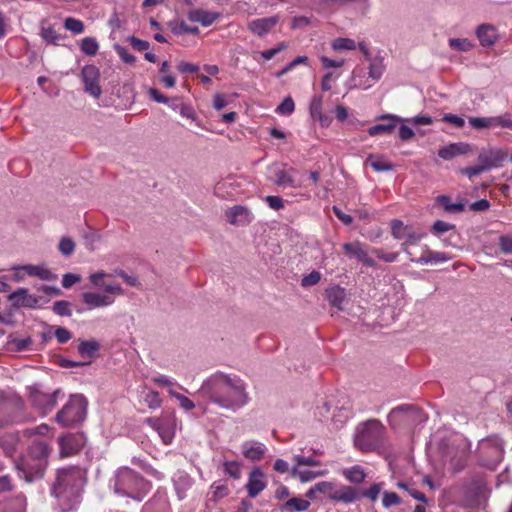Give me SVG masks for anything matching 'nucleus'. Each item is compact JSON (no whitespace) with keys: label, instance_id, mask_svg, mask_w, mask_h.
Returning a JSON list of instances; mask_svg holds the SVG:
<instances>
[{"label":"nucleus","instance_id":"1","mask_svg":"<svg viewBox=\"0 0 512 512\" xmlns=\"http://www.w3.org/2000/svg\"><path fill=\"white\" fill-rule=\"evenodd\" d=\"M220 408L236 411L248 403L245 382L236 375L216 372L205 379L198 392Z\"/></svg>","mask_w":512,"mask_h":512},{"label":"nucleus","instance_id":"2","mask_svg":"<svg viewBox=\"0 0 512 512\" xmlns=\"http://www.w3.org/2000/svg\"><path fill=\"white\" fill-rule=\"evenodd\" d=\"M84 483V473L77 467L57 470L50 492L57 500L58 512H72L77 508L80 503V492Z\"/></svg>","mask_w":512,"mask_h":512},{"label":"nucleus","instance_id":"3","mask_svg":"<svg viewBox=\"0 0 512 512\" xmlns=\"http://www.w3.org/2000/svg\"><path fill=\"white\" fill-rule=\"evenodd\" d=\"M109 487L119 496L141 502L151 490V483L128 467H121L110 479Z\"/></svg>","mask_w":512,"mask_h":512},{"label":"nucleus","instance_id":"4","mask_svg":"<svg viewBox=\"0 0 512 512\" xmlns=\"http://www.w3.org/2000/svg\"><path fill=\"white\" fill-rule=\"evenodd\" d=\"M49 448L46 442L34 440L26 458L16 465L18 474L27 482H32L44 475Z\"/></svg>","mask_w":512,"mask_h":512},{"label":"nucleus","instance_id":"5","mask_svg":"<svg viewBox=\"0 0 512 512\" xmlns=\"http://www.w3.org/2000/svg\"><path fill=\"white\" fill-rule=\"evenodd\" d=\"M110 274L102 271L92 273L89 276L90 282L95 287H101L104 293L98 292H85L82 294V300L89 309L103 308L111 306L115 302V298L123 294V289L118 284H107L102 283L104 277H110Z\"/></svg>","mask_w":512,"mask_h":512},{"label":"nucleus","instance_id":"6","mask_svg":"<svg viewBox=\"0 0 512 512\" xmlns=\"http://www.w3.org/2000/svg\"><path fill=\"white\" fill-rule=\"evenodd\" d=\"M384 427L378 420H368L360 424L354 436L355 446L362 452H371L380 447Z\"/></svg>","mask_w":512,"mask_h":512},{"label":"nucleus","instance_id":"7","mask_svg":"<svg viewBox=\"0 0 512 512\" xmlns=\"http://www.w3.org/2000/svg\"><path fill=\"white\" fill-rule=\"evenodd\" d=\"M87 400L82 395H71L68 402L55 416L62 427H70L83 422L87 414Z\"/></svg>","mask_w":512,"mask_h":512},{"label":"nucleus","instance_id":"8","mask_svg":"<svg viewBox=\"0 0 512 512\" xmlns=\"http://www.w3.org/2000/svg\"><path fill=\"white\" fill-rule=\"evenodd\" d=\"M315 490L323 494L327 499L334 502L351 504L360 499L361 493L358 488L349 485L337 484L330 481H321L315 484Z\"/></svg>","mask_w":512,"mask_h":512},{"label":"nucleus","instance_id":"9","mask_svg":"<svg viewBox=\"0 0 512 512\" xmlns=\"http://www.w3.org/2000/svg\"><path fill=\"white\" fill-rule=\"evenodd\" d=\"M368 61L369 66L367 77L365 75H362V70L359 73L357 70L353 71L351 78V81L353 82V87L367 90L382 78L386 70L384 58L381 55H377Z\"/></svg>","mask_w":512,"mask_h":512},{"label":"nucleus","instance_id":"10","mask_svg":"<svg viewBox=\"0 0 512 512\" xmlns=\"http://www.w3.org/2000/svg\"><path fill=\"white\" fill-rule=\"evenodd\" d=\"M60 397H63L60 389L45 392L40 385L30 387L29 400L33 408L42 416H46L56 407Z\"/></svg>","mask_w":512,"mask_h":512},{"label":"nucleus","instance_id":"11","mask_svg":"<svg viewBox=\"0 0 512 512\" xmlns=\"http://www.w3.org/2000/svg\"><path fill=\"white\" fill-rule=\"evenodd\" d=\"M421 412L418 408L410 404H403L393 408L388 414L389 424L393 427L402 424H413L419 420Z\"/></svg>","mask_w":512,"mask_h":512},{"label":"nucleus","instance_id":"12","mask_svg":"<svg viewBox=\"0 0 512 512\" xmlns=\"http://www.w3.org/2000/svg\"><path fill=\"white\" fill-rule=\"evenodd\" d=\"M269 171L272 174L270 180L278 187H301V183L294 178V174L296 173L294 169L291 168L287 170L284 167L273 164L269 167Z\"/></svg>","mask_w":512,"mask_h":512},{"label":"nucleus","instance_id":"13","mask_svg":"<svg viewBox=\"0 0 512 512\" xmlns=\"http://www.w3.org/2000/svg\"><path fill=\"white\" fill-rule=\"evenodd\" d=\"M81 77L84 83V90L94 98L100 97L102 89L99 84L100 71L94 65H86L81 70Z\"/></svg>","mask_w":512,"mask_h":512},{"label":"nucleus","instance_id":"14","mask_svg":"<svg viewBox=\"0 0 512 512\" xmlns=\"http://www.w3.org/2000/svg\"><path fill=\"white\" fill-rule=\"evenodd\" d=\"M267 486L265 474L260 467H254L248 476L246 489L251 498H255Z\"/></svg>","mask_w":512,"mask_h":512},{"label":"nucleus","instance_id":"15","mask_svg":"<svg viewBox=\"0 0 512 512\" xmlns=\"http://www.w3.org/2000/svg\"><path fill=\"white\" fill-rule=\"evenodd\" d=\"M21 407L22 401L18 396L14 394L6 395L5 392H0V414L5 412L9 413L8 418L3 422V424L13 422L14 417L12 416V413L20 410Z\"/></svg>","mask_w":512,"mask_h":512},{"label":"nucleus","instance_id":"16","mask_svg":"<svg viewBox=\"0 0 512 512\" xmlns=\"http://www.w3.org/2000/svg\"><path fill=\"white\" fill-rule=\"evenodd\" d=\"M146 422L157 431L164 444H170L175 432L170 421L158 418H148Z\"/></svg>","mask_w":512,"mask_h":512},{"label":"nucleus","instance_id":"17","mask_svg":"<svg viewBox=\"0 0 512 512\" xmlns=\"http://www.w3.org/2000/svg\"><path fill=\"white\" fill-rule=\"evenodd\" d=\"M507 154L501 149H490L486 152L480 153L478 160L481 163L486 171L492 168H498L502 165L503 161L506 159Z\"/></svg>","mask_w":512,"mask_h":512},{"label":"nucleus","instance_id":"18","mask_svg":"<svg viewBox=\"0 0 512 512\" xmlns=\"http://www.w3.org/2000/svg\"><path fill=\"white\" fill-rule=\"evenodd\" d=\"M60 454L68 457L76 453L83 445L82 435L67 434L59 438Z\"/></svg>","mask_w":512,"mask_h":512},{"label":"nucleus","instance_id":"19","mask_svg":"<svg viewBox=\"0 0 512 512\" xmlns=\"http://www.w3.org/2000/svg\"><path fill=\"white\" fill-rule=\"evenodd\" d=\"M8 299L16 308H36L38 306L37 297L29 294L26 288H18L8 296Z\"/></svg>","mask_w":512,"mask_h":512},{"label":"nucleus","instance_id":"20","mask_svg":"<svg viewBox=\"0 0 512 512\" xmlns=\"http://www.w3.org/2000/svg\"><path fill=\"white\" fill-rule=\"evenodd\" d=\"M267 447L256 440H247L241 444V452L246 459L260 460L266 453Z\"/></svg>","mask_w":512,"mask_h":512},{"label":"nucleus","instance_id":"21","mask_svg":"<svg viewBox=\"0 0 512 512\" xmlns=\"http://www.w3.org/2000/svg\"><path fill=\"white\" fill-rule=\"evenodd\" d=\"M226 218L231 224L244 225L250 223L253 216L245 206L235 205L226 211Z\"/></svg>","mask_w":512,"mask_h":512},{"label":"nucleus","instance_id":"22","mask_svg":"<svg viewBox=\"0 0 512 512\" xmlns=\"http://www.w3.org/2000/svg\"><path fill=\"white\" fill-rule=\"evenodd\" d=\"M323 97L321 95H314L309 104V113L313 120L319 121L321 126L328 127L331 123V118L322 112Z\"/></svg>","mask_w":512,"mask_h":512},{"label":"nucleus","instance_id":"23","mask_svg":"<svg viewBox=\"0 0 512 512\" xmlns=\"http://www.w3.org/2000/svg\"><path fill=\"white\" fill-rule=\"evenodd\" d=\"M471 151V145L464 142L450 143L438 151V156L443 160H451L458 155H464Z\"/></svg>","mask_w":512,"mask_h":512},{"label":"nucleus","instance_id":"24","mask_svg":"<svg viewBox=\"0 0 512 512\" xmlns=\"http://www.w3.org/2000/svg\"><path fill=\"white\" fill-rule=\"evenodd\" d=\"M380 120H387L388 123L376 124L368 129L370 136H376L379 134H389L395 128L397 122L403 121L399 116L393 114H385L379 117Z\"/></svg>","mask_w":512,"mask_h":512},{"label":"nucleus","instance_id":"25","mask_svg":"<svg viewBox=\"0 0 512 512\" xmlns=\"http://www.w3.org/2000/svg\"><path fill=\"white\" fill-rule=\"evenodd\" d=\"M278 17L272 16L267 18L254 19L248 24V29L258 36H264L277 24Z\"/></svg>","mask_w":512,"mask_h":512},{"label":"nucleus","instance_id":"26","mask_svg":"<svg viewBox=\"0 0 512 512\" xmlns=\"http://www.w3.org/2000/svg\"><path fill=\"white\" fill-rule=\"evenodd\" d=\"M173 483L178 499L183 500L193 485V479L186 472L178 471L173 477Z\"/></svg>","mask_w":512,"mask_h":512},{"label":"nucleus","instance_id":"27","mask_svg":"<svg viewBox=\"0 0 512 512\" xmlns=\"http://www.w3.org/2000/svg\"><path fill=\"white\" fill-rule=\"evenodd\" d=\"M21 269H24V272L27 276L37 277L44 281L55 280L57 276L53 274L49 269H47L44 265H22Z\"/></svg>","mask_w":512,"mask_h":512},{"label":"nucleus","instance_id":"28","mask_svg":"<svg viewBox=\"0 0 512 512\" xmlns=\"http://www.w3.org/2000/svg\"><path fill=\"white\" fill-rule=\"evenodd\" d=\"M480 44L485 47L492 46L497 40L496 29L489 24H482L476 30Z\"/></svg>","mask_w":512,"mask_h":512},{"label":"nucleus","instance_id":"29","mask_svg":"<svg viewBox=\"0 0 512 512\" xmlns=\"http://www.w3.org/2000/svg\"><path fill=\"white\" fill-rule=\"evenodd\" d=\"M325 294H326V298H327L328 302L330 303V305H332L333 307H336L338 309H342V305L346 298V293H345L344 288H342L338 285L331 286L326 289Z\"/></svg>","mask_w":512,"mask_h":512},{"label":"nucleus","instance_id":"30","mask_svg":"<svg viewBox=\"0 0 512 512\" xmlns=\"http://www.w3.org/2000/svg\"><path fill=\"white\" fill-rule=\"evenodd\" d=\"M342 475L345 477L346 480L354 484L362 483L367 476L364 469L359 465L344 468L342 471Z\"/></svg>","mask_w":512,"mask_h":512},{"label":"nucleus","instance_id":"31","mask_svg":"<svg viewBox=\"0 0 512 512\" xmlns=\"http://www.w3.org/2000/svg\"><path fill=\"white\" fill-rule=\"evenodd\" d=\"M217 18V14L204 11V10H193L189 13V19L193 22H199L203 26L211 25Z\"/></svg>","mask_w":512,"mask_h":512},{"label":"nucleus","instance_id":"32","mask_svg":"<svg viewBox=\"0 0 512 512\" xmlns=\"http://www.w3.org/2000/svg\"><path fill=\"white\" fill-rule=\"evenodd\" d=\"M310 502L308 500L294 497L286 501L282 506V511L294 512V511H305L309 508Z\"/></svg>","mask_w":512,"mask_h":512},{"label":"nucleus","instance_id":"33","mask_svg":"<svg viewBox=\"0 0 512 512\" xmlns=\"http://www.w3.org/2000/svg\"><path fill=\"white\" fill-rule=\"evenodd\" d=\"M437 204H439L444 211L449 213L462 212L465 209V205L461 202L453 203L450 197L446 195H440L436 198Z\"/></svg>","mask_w":512,"mask_h":512},{"label":"nucleus","instance_id":"34","mask_svg":"<svg viewBox=\"0 0 512 512\" xmlns=\"http://www.w3.org/2000/svg\"><path fill=\"white\" fill-rule=\"evenodd\" d=\"M343 250L350 258H356L361 261L366 251L363 249V245L359 241L344 243Z\"/></svg>","mask_w":512,"mask_h":512},{"label":"nucleus","instance_id":"35","mask_svg":"<svg viewBox=\"0 0 512 512\" xmlns=\"http://www.w3.org/2000/svg\"><path fill=\"white\" fill-rule=\"evenodd\" d=\"M331 47L335 51L354 50L357 48V43L350 38L338 37L332 41Z\"/></svg>","mask_w":512,"mask_h":512},{"label":"nucleus","instance_id":"36","mask_svg":"<svg viewBox=\"0 0 512 512\" xmlns=\"http://www.w3.org/2000/svg\"><path fill=\"white\" fill-rule=\"evenodd\" d=\"M168 393L171 397L175 398L178 401L179 406L183 410L190 411L196 407V404L194 403L193 400L189 399L188 397H186L185 395H183L181 393H178L174 389H168Z\"/></svg>","mask_w":512,"mask_h":512},{"label":"nucleus","instance_id":"37","mask_svg":"<svg viewBox=\"0 0 512 512\" xmlns=\"http://www.w3.org/2000/svg\"><path fill=\"white\" fill-rule=\"evenodd\" d=\"M99 349V343L96 340L82 341L78 346V352L83 357H92Z\"/></svg>","mask_w":512,"mask_h":512},{"label":"nucleus","instance_id":"38","mask_svg":"<svg viewBox=\"0 0 512 512\" xmlns=\"http://www.w3.org/2000/svg\"><path fill=\"white\" fill-rule=\"evenodd\" d=\"M80 49L84 54L94 56L98 52L99 45L95 38L85 37L81 40Z\"/></svg>","mask_w":512,"mask_h":512},{"label":"nucleus","instance_id":"39","mask_svg":"<svg viewBox=\"0 0 512 512\" xmlns=\"http://www.w3.org/2000/svg\"><path fill=\"white\" fill-rule=\"evenodd\" d=\"M491 117V128L500 127V128H512V114L505 113L499 116H490Z\"/></svg>","mask_w":512,"mask_h":512},{"label":"nucleus","instance_id":"40","mask_svg":"<svg viewBox=\"0 0 512 512\" xmlns=\"http://www.w3.org/2000/svg\"><path fill=\"white\" fill-rule=\"evenodd\" d=\"M449 46L456 51L467 52L473 47V44L465 38H450Z\"/></svg>","mask_w":512,"mask_h":512},{"label":"nucleus","instance_id":"41","mask_svg":"<svg viewBox=\"0 0 512 512\" xmlns=\"http://www.w3.org/2000/svg\"><path fill=\"white\" fill-rule=\"evenodd\" d=\"M41 37L45 42L54 45H57L61 39V36L52 27H43L41 29Z\"/></svg>","mask_w":512,"mask_h":512},{"label":"nucleus","instance_id":"42","mask_svg":"<svg viewBox=\"0 0 512 512\" xmlns=\"http://www.w3.org/2000/svg\"><path fill=\"white\" fill-rule=\"evenodd\" d=\"M224 471L230 477L234 479H239L241 476V465L236 461H226L223 464Z\"/></svg>","mask_w":512,"mask_h":512},{"label":"nucleus","instance_id":"43","mask_svg":"<svg viewBox=\"0 0 512 512\" xmlns=\"http://www.w3.org/2000/svg\"><path fill=\"white\" fill-rule=\"evenodd\" d=\"M291 473L293 476H298L300 481L303 483L309 482L315 479L316 477L324 474L323 472L316 473L309 470L299 471L296 467L292 469Z\"/></svg>","mask_w":512,"mask_h":512},{"label":"nucleus","instance_id":"44","mask_svg":"<svg viewBox=\"0 0 512 512\" xmlns=\"http://www.w3.org/2000/svg\"><path fill=\"white\" fill-rule=\"evenodd\" d=\"M469 124L477 129H489L491 128V117H470Z\"/></svg>","mask_w":512,"mask_h":512},{"label":"nucleus","instance_id":"45","mask_svg":"<svg viewBox=\"0 0 512 512\" xmlns=\"http://www.w3.org/2000/svg\"><path fill=\"white\" fill-rule=\"evenodd\" d=\"M295 109L294 101L291 97H286L276 108V112L281 115H290Z\"/></svg>","mask_w":512,"mask_h":512},{"label":"nucleus","instance_id":"46","mask_svg":"<svg viewBox=\"0 0 512 512\" xmlns=\"http://www.w3.org/2000/svg\"><path fill=\"white\" fill-rule=\"evenodd\" d=\"M64 27L75 34H80L84 31L83 22L72 17L65 20Z\"/></svg>","mask_w":512,"mask_h":512},{"label":"nucleus","instance_id":"47","mask_svg":"<svg viewBox=\"0 0 512 512\" xmlns=\"http://www.w3.org/2000/svg\"><path fill=\"white\" fill-rule=\"evenodd\" d=\"M409 226L400 220H394L391 225L392 235L398 240L404 239V234L408 231Z\"/></svg>","mask_w":512,"mask_h":512},{"label":"nucleus","instance_id":"48","mask_svg":"<svg viewBox=\"0 0 512 512\" xmlns=\"http://www.w3.org/2000/svg\"><path fill=\"white\" fill-rule=\"evenodd\" d=\"M52 310L59 316H70L71 309L68 301L60 300L53 304Z\"/></svg>","mask_w":512,"mask_h":512},{"label":"nucleus","instance_id":"49","mask_svg":"<svg viewBox=\"0 0 512 512\" xmlns=\"http://www.w3.org/2000/svg\"><path fill=\"white\" fill-rule=\"evenodd\" d=\"M144 402L150 409H157L161 406V399L156 391H149L145 394Z\"/></svg>","mask_w":512,"mask_h":512},{"label":"nucleus","instance_id":"50","mask_svg":"<svg viewBox=\"0 0 512 512\" xmlns=\"http://www.w3.org/2000/svg\"><path fill=\"white\" fill-rule=\"evenodd\" d=\"M153 382L158 384L159 386L167 387L169 389H173L172 388L173 386H177L178 388L185 390L183 386L179 385L172 378L165 376V375H160V376L154 377Z\"/></svg>","mask_w":512,"mask_h":512},{"label":"nucleus","instance_id":"51","mask_svg":"<svg viewBox=\"0 0 512 512\" xmlns=\"http://www.w3.org/2000/svg\"><path fill=\"white\" fill-rule=\"evenodd\" d=\"M321 280V274L318 271H312L308 275H305L301 279V286L302 287H310L314 286L319 283Z\"/></svg>","mask_w":512,"mask_h":512},{"label":"nucleus","instance_id":"52","mask_svg":"<svg viewBox=\"0 0 512 512\" xmlns=\"http://www.w3.org/2000/svg\"><path fill=\"white\" fill-rule=\"evenodd\" d=\"M382 504L385 508L400 504V497L395 492H384Z\"/></svg>","mask_w":512,"mask_h":512},{"label":"nucleus","instance_id":"53","mask_svg":"<svg viewBox=\"0 0 512 512\" xmlns=\"http://www.w3.org/2000/svg\"><path fill=\"white\" fill-rule=\"evenodd\" d=\"M31 343V339L29 337H25L11 340L10 345L15 351L20 352L27 350L30 347Z\"/></svg>","mask_w":512,"mask_h":512},{"label":"nucleus","instance_id":"54","mask_svg":"<svg viewBox=\"0 0 512 512\" xmlns=\"http://www.w3.org/2000/svg\"><path fill=\"white\" fill-rule=\"evenodd\" d=\"M114 49L123 62H125L127 64H132L135 62V57L128 51L127 48H125L119 44H116L114 46Z\"/></svg>","mask_w":512,"mask_h":512},{"label":"nucleus","instance_id":"55","mask_svg":"<svg viewBox=\"0 0 512 512\" xmlns=\"http://www.w3.org/2000/svg\"><path fill=\"white\" fill-rule=\"evenodd\" d=\"M75 250V244L72 239L70 238H62L59 243V251L65 255L69 256L71 255Z\"/></svg>","mask_w":512,"mask_h":512},{"label":"nucleus","instance_id":"56","mask_svg":"<svg viewBox=\"0 0 512 512\" xmlns=\"http://www.w3.org/2000/svg\"><path fill=\"white\" fill-rule=\"evenodd\" d=\"M370 165L377 172L391 171L393 169V164L384 159L373 160Z\"/></svg>","mask_w":512,"mask_h":512},{"label":"nucleus","instance_id":"57","mask_svg":"<svg viewBox=\"0 0 512 512\" xmlns=\"http://www.w3.org/2000/svg\"><path fill=\"white\" fill-rule=\"evenodd\" d=\"M455 228V225L450 224L448 222L437 220L434 222L432 230L436 235H441L449 230H452Z\"/></svg>","mask_w":512,"mask_h":512},{"label":"nucleus","instance_id":"58","mask_svg":"<svg viewBox=\"0 0 512 512\" xmlns=\"http://www.w3.org/2000/svg\"><path fill=\"white\" fill-rule=\"evenodd\" d=\"M499 247L505 254H512V233L499 238Z\"/></svg>","mask_w":512,"mask_h":512},{"label":"nucleus","instance_id":"59","mask_svg":"<svg viewBox=\"0 0 512 512\" xmlns=\"http://www.w3.org/2000/svg\"><path fill=\"white\" fill-rule=\"evenodd\" d=\"M442 120L446 123H449L457 128H462L465 124V121L462 117L455 114H444Z\"/></svg>","mask_w":512,"mask_h":512},{"label":"nucleus","instance_id":"60","mask_svg":"<svg viewBox=\"0 0 512 512\" xmlns=\"http://www.w3.org/2000/svg\"><path fill=\"white\" fill-rule=\"evenodd\" d=\"M294 461L296 462L297 466H317V465H319V461L311 456L305 457V456H301V455H295Z\"/></svg>","mask_w":512,"mask_h":512},{"label":"nucleus","instance_id":"61","mask_svg":"<svg viewBox=\"0 0 512 512\" xmlns=\"http://www.w3.org/2000/svg\"><path fill=\"white\" fill-rule=\"evenodd\" d=\"M265 201L268 206L274 210H279L284 208V200L279 196H266Z\"/></svg>","mask_w":512,"mask_h":512},{"label":"nucleus","instance_id":"62","mask_svg":"<svg viewBox=\"0 0 512 512\" xmlns=\"http://www.w3.org/2000/svg\"><path fill=\"white\" fill-rule=\"evenodd\" d=\"M80 280H81V277L79 275L73 274V273H66L63 275V278H62V286L64 288H70L74 284L80 282Z\"/></svg>","mask_w":512,"mask_h":512},{"label":"nucleus","instance_id":"63","mask_svg":"<svg viewBox=\"0 0 512 512\" xmlns=\"http://www.w3.org/2000/svg\"><path fill=\"white\" fill-rule=\"evenodd\" d=\"M381 491L380 484L376 483L370 486L362 495L371 501H376Z\"/></svg>","mask_w":512,"mask_h":512},{"label":"nucleus","instance_id":"64","mask_svg":"<svg viewBox=\"0 0 512 512\" xmlns=\"http://www.w3.org/2000/svg\"><path fill=\"white\" fill-rule=\"evenodd\" d=\"M128 42L132 45V47L138 51L147 50L150 47L148 41L138 39L134 36L128 38Z\"/></svg>","mask_w":512,"mask_h":512}]
</instances>
